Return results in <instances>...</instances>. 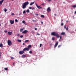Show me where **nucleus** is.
I'll return each instance as SVG.
<instances>
[{"label": "nucleus", "instance_id": "obj_1", "mask_svg": "<svg viewBox=\"0 0 76 76\" xmlns=\"http://www.w3.org/2000/svg\"><path fill=\"white\" fill-rule=\"evenodd\" d=\"M29 4V2L27 1V2H25L23 3L22 4V8L23 9H25V8H26V6L27 5Z\"/></svg>", "mask_w": 76, "mask_h": 76}, {"label": "nucleus", "instance_id": "obj_2", "mask_svg": "<svg viewBox=\"0 0 76 76\" xmlns=\"http://www.w3.org/2000/svg\"><path fill=\"white\" fill-rule=\"evenodd\" d=\"M8 45H9V46H10L11 45H12V43L11 42V41L10 40H8L7 42Z\"/></svg>", "mask_w": 76, "mask_h": 76}, {"label": "nucleus", "instance_id": "obj_3", "mask_svg": "<svg viewBox=\"0 0 76 76\" xmlns=\"http://www.w3.org/2000/svg\"><path fill=\"white\" fill-rule=\"evenodd\" d=\"M29 51V48H24V49L23 50V51Z\"/></svg>", "mask_w": 76, "mask_h": 76}, {"label": "nucleus", "instance_id": "obj_4", "mask_svg": "<svg viewBox=\"0 0 76 76\" xmlns=\"http://www.w3.org/2000/svg\"><path fill=\"white\" fill-rule=\"evenodd\" d=\"M36 5L37 6V8H38L39 9H42V7H41L40 6H38L37 4H36Z\"/></svg>", "mask_w": 76, "mask_h": 76}, {"label": "nucleus", "instance_id": "obj_5", "mask_svg": "<svg viewBox=\"0 0 76 76\" xmlns=\"http://www.w3.org/2000/svg\"><path fill=\"white\" fill-rule=\"evenodd\" d=\"M28 32V31L26 30H25V31H24L22 32V34H26L27 32Z\"/></svg>", "mask_w": 76, "mask_h": 76}, {"label": "nucleus", "instance_id": "obj_6", "mask_svg": "<svg viewBox=\"0 0 76 76\" xmlns=\"http://www.w3.org/2000/svg\"><path fill=\"white\" fill-rule=\"evenodd\" d=\"M10 23H11L12 25H13V24H14V20H10Z\"/></svg>", "mask_w": 76, "mask_h": 76}, {"label": "nucleus", "instance_id": "obj_7", "mask_svg": "<svg viewBox=\"0 0 76 76\" xmlns=\"http://www.w3.org/2000/svg\"><path fill=\"white\" fill-rule=\"evenodd\" d=\"M8 35H12V32H11L10 31H8L7 33Z\"/></svg>", "mask_w": 76, "mask_h": 76}, {"label": "nucleus", "instance_id": "obj_8", "mask_svg": "<svg viewBox=\"0 0 76 76\" xmlns=\"http://www.w3.org/2000/svg\"><path fill=\"white\" fill-rule=\"evenodd\" d=\"M19 53L20 54H23L24 53V51H20Z\"/></svg>", "mask_w": 76, "mask_h": 76}, {"label": "nucleus", "instance_id": "obj_9", "mask_svg": "<svg viewBox=\"0 0 76 76\" xmlns=\"http://www.w3.org/2000/svg\"><path fill=\"white\" fill-rule=\"evenodd\" d=\"M50 12H51V9H50V7H48V13Z\"/></svg>", "mask_w": 76, "mask_h": 76}, {"label": "nucleus", "instance_id": "obj_10", "mask_svg": "<svg viewBox=\"0 0 76 76\" xmlns=\"http://www.w3.org/2000/svg\"><path fill=\"white\" fill-rule=\"evenodd\" d=\"M4 1H3V0L0 1V6H1V4H2V3H3V2Z\"/></svg>", "mask_w": 76, "mask_h": 76}, {"label": "nucleus", "instance_id": "obj_11", "mask_svg": "<svg viewBox=\"0 0 76 76\" xmlns=\"http://www.w3.org/2000/svg\"><path fill=\"white\" fill-rule=\"evenodd\" d=\"M35 3V1H34L33 2H31V3L30 4V6H32V5H33Z\"/></svg>", "mask_w": 76, "mask_h": 76}, {"label": "nucleus", "instance_id": "obj_12", "mask_svg": "<svg viewBox=\"0 0 76 76\" xmlns=\"http://www.w3.org/2000/svg\"><path fill=\"white\" fill-rule=\"evenodd\" d=\"M22 23H24L25 25H27V24H26V22H25V21L24 20H23L22 21Z\"/></svg>", "mask_w": 76, "mask_h": 76}, {"label": "nucleus", "instance_id": "obj_13", "mask_svg": "<svg viewBox=\"0 0 76 76\" xmlns=\"http://www.w3.org/2000/svg\"><path fill=\"white\" fill-rule=\"evenodd\" d=\"M22 58H25V57H26V56L25 55H23L22 56Z\"/></svg>", "mask_w": 76, "mask_h": 76}, {"label": "nucleus", "instance_id": "obj_14", "mask_svg": "<svg viewBox=\"0 0 76 76\" xmlns=\"http://www.w3.org/2000/svg\"><path fill=\"white\" fill-rule=\"evenodd\" d=\"M0 47L3 48V44L2 43L0 44Z\"/></svg>", "mask_w": 76, "mask_h": 76}, {"label": "nucleus", "instance_id": "obj_15", "mask_svg": "<svg viewBox=\"0 0 76 76\" xmlns=\"http://www.w3.org/2000/svg\"><path fill=\"white\" fill-rule=\"evenodd\" d=\"M28 48H31V45H30L28 46Z\"/></svg>", "mask_w": 76, "mask_h": 76}, {"label": "nucleus", "instance_id": "obj_16", "mask_svg": "<svg viewBox=\"0 0 76 76\" xmlns=\"http://www.w3.org/2000/svg\"><path fill=\"white\" fill-rule=\"evenodd\" d=\"M26 12H27V13H29V12H29V10L28 9L26 10Z\"/></svg>", "mask_w": 76, "mask_h": 76}, {"label": "nucleus", "instance_id": "obj_17", "mask_svg": "<svg viewBox=\"0 0 76 76\" xmlns=\"http://www.w3.org/2000/svg\"><path fill=\"white\" fill-rule=\"evenodd\" d=\"M41 17L44 18V15H41Z\"/></svg>", "mask_w": 76, "mask_h": 76}, {"label": "nucleus", "instance_id": "obj_18", "mask_svg": "<svg viewBox=\"0 0 76 76\" xmlns=\"http://www.w3.org/2000/svg\"><path fill=\"white\" fill-rule=\"evenodd\" d=\"M18 42H22V41H21V40H19V39H18Z\"/></svg>", "mask_w": 76, "mask_h": 76}, {"label": "nucleus", "instance_id": "obj_19", "mask_svg": "<svg viewBox=\"0 0 76 76\" xmlns=\"http://www.w3.org/2000/svg\"><path fill=\"white\" fill-rule=\"evenodd\" d=\"M29 42V40H27L25 41V42Z\"/></svg>", "mask_w": 76, "mask_h": 76}, {"label": "nucleus", "instance_id": "obj_20", "mask_svg": "<svg viewBox=\"0 0 76 76\" xmlns=\"http://www.w3.org/2000/svg\"><path fill=\"white\" fill-rule=\"evenodd\" d=\"M72 7H74V8L76 7V4L74 5H73L72 6Z\"/></svg>", "mask_w": 76, "mask_h": 76}, {"label": "nucleus", "instance_id": "obj_21", "mask_svg": "<svg viewBox=\"0 0 76 76\" xmlns=\"http://www.w3.org/2000/svg\"><path fill=\"white\" fill-rule=\"evenodd\" d=\"M4 11L5 12H7V9H4Z\"/></svg>", "mask_w": 76, "mask_h": 76}, {"label": "nucleus", "instance_id": "obj_22", "mask_svg": "<svg viewBox=\"0 0 76 76\" xmlns=\"http://www.w3.org/2000/svg\"><path fill=\"white\" fill-rule=\"evenodd\" d=\"M29 53L30 54H32V50H30L29 51Z\"/></svg>", "mask_w": 76, "mask_h": 76}, {"label": "nucleus", "instance_id": "obj_23", "mask_svg": "<svg viewBox=\"0 0 76 76\" xmlns=\"http://www.w3.org/2000/svg\"><path fill=\"white\" fill-rule=\"evenodd\" d=\"M4 69L5 70H8V69L7 68H5Z\"/></svg>", "mask_w": 76, "mask_h": 76}, {"label": "nucleus", "instance_id": "obj_24", "mask_svg": "<svg viewBox=\"0 0 76 76\" xmlns=\"http://www.w3.org/2000/svg\"><path fill=\"white\" fill-rule=\"evenodd\" d=\"M23 14H24V13H26V11H25V10L23 12Z\"/></svg>", "mask_w": 76, "mask_h": 76}, {"label": "nucleus", "instance_id": "obj_25", "mask_svg": "<svg viewBox=\"0 0 76 76\" xmlns=\"http://www.w3.org/2000/svg\"><path fill=\"white\" fill-rule=\"evenodd\" d=\"M23 28H21L20 29V32H22V31H23Z\"/></svg>", "mask_w": 76, "mask_h": 76}, {"label": "nucleus", "instance_id": "obj_26", "mask_svg": "<svg viewBox=\"0 0 76 76\" xmlns=\"http://www.w3.org/2000/svg\"><path fill=\"white\" fill-rule=\"evenodd\" d=\"M34 9H35V8H34V7H32L31 8L32 10H34Z\"/></svg>", "mask_w": 76, "mask_h": 76}, {"label": "nucleus", "instance_id": "obj_27", "mask_svg": "<svg viewBox=\"0 0 76 76\" xmlns=\"http://www.w3.org/2000/svg\"><path fill=\"white\" fill-rule=\"evenodd\" d=\"M15 21L16 22H18V20H17V19H15Z\"/></svg>", "mask_w": 76, "mask_h": 76}, {"label": "nucleus", "instance_id": "obj_28", "mask_svg": "<svg viewBox=\"0 0 76 76\" xmlns=\"http://www.w3.org/2000/svg\"><path fill=\"white\" fill-rule=\"evenodd\" d=\"M4 32L5 33H7V31L5 30V31H4Z\"/></svg>", "mask_w": 76, "mask_h": 76}, {"label": "nucleus", "instance_id": "obj_29", "mask_svg": "<svg viewBox=\"0 0 76 76\" xmlns=\"http://www.w3.org/2000/svg\"><path fill=\"white\" fill-rule=\"evenodd\" d=\"M11 15H12L13 16H14V15H15V14H14V13H12V14Z\"/></svg>", "mask_w": 76, "mask_h": 76}, {"label": "nucleus", "instance_id": "obj_30", "mask_svg": "<svg viewBox=\"0 0 76 76\" xmlns=\"http://www.w3.org/2000/svg\"><path fill=\"white\" fill-rule=\"evenodd\" d=\"M37 35H40V34L39 33H37Z\"/></svg>", "mask_w": 76, "mask_h": 76}, {"label": "nucleus", "instance_id": "obj_31", "mask_svg": "<svg viewBox=\"0 0 76 76\" xmlns=\"http://www.w3.org/2000/svg\"><path fill=\"white\" fill-rule=\"evenodd\" d=\"M41 46H42V44H40V47H41Z\"/></svg>", "mask_w": 76, "mask_h": 76}, {"label": "nucleus", "instance_id": "obj_32", "mask_svg": "<svg viewBox=\"0 0 76 76\" xmlns=\"http://www.w3.org/2000/svg\"><path fill=\"white\" fill-rule=\"evenodd\" d=\"M11 59H12V60H13V59H14V58H13V57H11Z\"/></svg>", "mask_w": 76, "mask_h": 76}, {"label": "nucleus", "instance_id": "obj_33", "mask_svg": "<svg viewBox=\"0 0 76 76\" xmlns=\"http://www.w3.org/2000/svg\"><path fill=\"white\" fill-rule=\"evenodd\" d=\"M40 22L42 24H43V22L42 21H41Z\"/></svg>", "mask_w": 76, "mask_h": 76}, {"label": "nucleus", "instance_id": "obj_34", "mask_svg": "<svg viewBox=\"0 0 76 76\" xmlns=\"http://www.w3.org/2000/svg\"><path fill=\"white\" fill-rule=\"evenodd\" d=\"M44 4H41V5H42V6H44Z\"/></svg>", "mask_w": 76, "mask_h": 76}, {"label": "nucleus", "instance_id": "obj_35", "mask_svg": "<svg viewBox=\"0 0 76 76\" xmlns=\"http://www.w3.org/2000/svg\"><path fill=\"white\" fill-rule=\"evenodd\" d=\"M20 38H22L23 37V35L20 36Z\"/></svg>", "mask_w": 76, "mask_h": 76}, {"label": "nucleus", "instance_id": "obj_36", "mask_svg": "<svg viewBox=\"0 0 76 76\" xmlns=\"http://www.w3.org/2000/svg\"><path fill=\"white\" fill-rule=\"evenodd\" d=\"M36 15H37V16H38V14H35Z\"/></svg>", "mask_w": 76, "mask_h": 76}, {"label": "nucleus", "instance_id": "obj_37", "mask_svg": "<svg viewBox=\"0 0 76 76\" xmlns=\"http://www.w3.org/2000/svg\"><path fill=\"white\" fill-rule=\"evenodd\" d=\"M32 7H30L29 8V9H31Z\"/></svg>", "mask_w": 76, "mask_h": 76}, {"label": "nucleus", "instance_id": "obj_38", "mask_svg": "<svg viewBox=\"0 0 76 76\" xmlns=\"http://www.w3.org/2000/svg\"><path fill=\"white\" fill-rule=\"evenodd\" d=\"M19 35H20L19 34H17L18 37H19Z\"/></svg>", "mask_w": 76, "mask_h": 76}, {"label": "nucleus", "instance_id": "obj_39", "mask_svg": "<svg viewBox=\"0 0 76 76\" xmlns=\"http://www.w3.org/2000/svg\"><path fill=\"white\" fill-rule=\"evenodd\" d=\"M35 30H36L37 31V28H34Z\"/></svg>", "mask_w": 76, "mask_h": 76}, {"label": "nucleus", "instance_id": "obj_40", "mask_svg": "<svg viewBox=\"0 0 76 76\" xmlns=\"http://www.w3.org/2000/svg\"><path fill=\"white\" fill-rule=\"evenodd\" d=\"M23 45H25V43H23Z\"/></svg>", "mask_w": 76, "mask_h": 76}, {"label": "nucleus", "instance_id": "obj_41", "mask_svg": "<svg viewBox=\"0 0 76 76\" xmlns=\"http://www.w3.org/2000/svg\"><path fill=\"white\" fill-rule=\"evenodd\" d=\"M48 1H51V0H48Z\"/></svg>", "mask_w": 76, "mask_h": 76}, {"label": "nucleus", "instance_id": "obj_42", "mask_svg": "<svg viewBox=\"0 0 76 76\" xmlns=\"http://www.w3.org/2000/svg\"><path fill=\"white\" fill-rule=\"evenodd\" d=\"M75 14H76V11L75 12Z\"/></svg>", "mask_w": 76, "mask_h": 76}, {"label": "nucleus", "instance_id": "obj_43", "mask_svg": "<svg viewBox=\"0 0 76 76\" xmlns=\"http://www.w3.org/2000/svg\"><path fill=\"white\" fill-rule=\"evenodd\" d=\"M32 21H33V22H34V20H32Z\"/></svg>", "mask_w": 76, "mask_h": 76}, {"label": "nucleus", "instance_id": "obj_44", "mask_svg": "<svg viewBox=\"0 0 76 76\" xmlns=\"http://www.w3.org/2000/svg\"><path fill=\"white\" fill-rule=\"evenodd\" d=\"M13 65H14V64H15V63H14L13 64Z\"/></svg>", "mask_w": 76, "mask_h": 76}, {"label": "nucleus", "instance_id": "obj_45", "mask_svg": "<svg viewBox=\"0 0 76 76\" xmlns=\"http://www.w3.org/2000/svg\"><path fill=\"white\" fill-rule=\"evenodd\" d=\"M54 15H55V16H56V14H54Z\"/></svg>", "mask_w": 76, "mask_h": 76}, {"label": "nucleus", "instance_id": "obj_46", "mask_svg": "<svg viewBox=\"0 0 76 76\" xmlns=\"http://www.w3.org/2000/svg\"><path fill=\"white\" fill-rule=\"evenodd\" d=\"M47 11H48V8H47Z\"/></svg>", "mask_w": 76, "mask_h": 76}, {"label": "nucleus", "instance_id": "obj_47", "mask_svg": "<svg viewBox=\"0 0 76 76\" xmlns=\"http://www.w3.org/2000/svg\"><path fill=\"white\" fill-rule=\"evenodd\" d=\"M0 26H1V24H0Z\"/></svg>", "mask_w": 76, "mask_h": 76}, {"label": "nucleus", "instance_id": "obj_48", "mask_svg": "<svg viewBox=\"0 0 76 76\" xmlns=\"http://www.w3.org/2000/svg\"><path fill=\"white\" fill-rule=\"evenodd\" d=\"M12 1H14L15 0H11Z\"/></svg>", "mask_w": 76, "mask_h": 76}, {"label": "nucleus", "instance_id": "obj_49", "mask_svg": "<svg viewBox=\"0 0 76 76\" xmlns=\"http://www.w3.org/2000/svg\"><path fill=\"white\" fill-rule=\"evenodd\" d=\"M33 32H34L33 31Z\"/></svg>", "mask_w": 76, "mask_h": 76}]
</instances>
